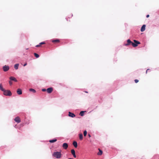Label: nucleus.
<instances>
[{
    "label": "nucleus",
    "instance_id": "f257e3e1",
    "mask_svg": "<svg viewBox=\"0 0 159 159\" xmlns=\"http://www.w3.org/2000/svg\"><path fill=\"white\" fill-rule=\"evenodd\" d=\"M127 42V43L124 44L125 46H128L132 45L134 47L137 46L138 44L140 43V42L136 40H134V43L132 42L129 39H128Z\"/></svg>",
    "mask_w": 159,
    "mask_h": 159
},
{
    "label": "nucleus",
    "instance_id": "f03ea898",
    "mask_svg": "<svg viewBox=\"0 0 159 159\" xmlns=\"http://www.w3.org/2000/svg\"><path fill=\"white\" fill-rule=\"evenodd\" d=\"M52 156L57 158H60L61 157L62 154L60 152H54L52 154Z\"/></svg>",
    "mask_w": 159,
    "mask_h": 159
},
{
    "label": "nucleus",
    "instance_id": "7ed1b4c3",
    "mask_svg": "<svg viewBox=\"0 0 159 159\" xmlns=\"http://www.w3.org/2000/svg\"><path fill=\"white\" fill-rule=\"evenodd\" d=\"M3 92L4 95L6 96H11L12 94L11 92L9 90H5Z\"/></svg>",
    "mask_w": 159,
    "mask_h": 159
},
{
    "label": "nucleus",
    "instance_id": "20e7f679",
    "mask_svg": "<svg viewBox=\"0 0 159 159\" xmlns=\"http://www.w3.org/2000/svg\"><path fill=\"white\" fill-rule=\"evenodd\" d=\"M14 120L16 122H17V123H19L21 121L20 119V118L18 116H17L16 117Z\"/></svg>",
    "mask_w": 159,
    "mask_h": 159
},
{
    "label": "nucleus",
    "instance_id": "39448f33",
    "mask_svg": "<svg viewBox=\"0 0 159 159\" xmlns=\"http://www.w3.org/2000/svg\"><path fill=\"white\" fill-rule=\"evenodd\" d=\"M9 67L8 66H6V65H5V66H4L3 67V70L4 71H8L9 70Z\"/></svg>",
    "mask_w": 159,
    "mask_h": 159
},
{
    "label": "nucleus",
    "instance_id": "423d86ee",
    "mask_svg": "<svg viewBox=\"0 0 159 159\" xmlns=\"http://www.w3.org/2000/svg\"><path fill=\"white\" fill-rule=\"evenodd\" d=\"M62 147L65 149H66L68 147V145L66 143H64L62 145Z\"/></svg>",
    "mask_w": 159,
    "mask_h": 159
},
{
    "label": "nucleus",
    "instance_id": "0eeeda50",
    "mask_svg": "<svg viewBox=\"0 0 159 159\" xmlns=\"http://www.w3.org/2000/svg\"><path fill=\"white\" fill-rule=\"evenodd\" d=\"M53 91V89L52 88L50 87L49 88L47 89V92L48 93H51Z\"/></svg>",
    "mask_w": 159,
    "mask_h": 159
},
{
    "label": "nucleus",
    "instance_id": "6e6552de",
    "mask_svg": "<svg viewBox=\"0 0 159 159\" xmlns=\"http://www.w3.org/2000/svg\"><path fill=\"white\" fill-rule=\"evenodd\" d=\"M71 153L73 155V157H74L76 158V156L75 154V151L74 149H73L71 150Z\"/></svg>",
    "mask_w": 159,
    "mask_h": 159
},
{
    "label": "nucleus",
    "instance_id": "1a4fd4ad",
    "mask_svg": "<svg viewBox=\"0 0 159 159\" xmlns=\"http://www.w3.org/2000/svg\"><path fill=\"white\" fill-rule=\"evenodd\" d=\"M69 116L72 117H74L75 116V115L74 113L70 112H69Z\"/></svg>",
    "mask_w": 159,
    "mask_h": 159
},
{
    "label": "nucleus",
    "instance_id": "9d476101",
    "mask_svg": "<svg viewBox=\"0 0 159 159\" xmlns=\"http://www.w3.org/2000/svg\"><path fill=\"white\" fill-rule=\"evenodd\" d=\"M146 25H143L141 29V32H143L145 30V29Z\"/></svg>",
    "mask_w": 159,
    "mask_h": 159
},
{
    "label": "nucleus",
    "instance_id": "9b49d317",
    "mask_svg": "<svg viewBox=\"0 0 159 159\" xmlns=\"http://www.w3.org/2000/svg\"><path fill=\"white\" fill-rule=\"evenodd\" d=\"M10 79L11 80H13L15 82H17V80L14 77L11 76L10 77Z\"/></svg>",
    "mask_w": 159,
    "mask_h": 159
},
{
    "label": "nucleus",
    "instance_id": "f8f14e48",
    "mask_svg": "<svg viewBox=\"0 0 159 159\" xmlns=\"http://www.w3.org/2000/svg\"><path fill=\"white\" fill-rule=\"evenodd\" d=\"M17 93L19 95H20L22 93V92L21 89H18L17 91Z\"/></svg>",
    "mask_w": 159,
    "mask_h": 159
},
{
    "label": "nucleus",
    "instance_id": "ddd939ff",
    "mask_svg": "<svg viewBox=\"0 0 159 159\" xmlns=\"http://www.w3.org/2000/svg\"><path fill=\"white\" fill-rule=\"evenodd\" d=\"M73 144L75 148L77 147V143L76 141H74L73 143Z\"/></svg>",
    "mask_w": 159,
    "mask_h": 159
},
{
    "label": "nucleus",
    "instance_id": "4468645a",
    "mask_svg": "<svg viewBox=\"0 0 159 159\" xmlns=\"http://www.w3.org/2000/svg\"><path fill=\"white\" fill-rule=\"evenodd\" d=\"M98 150H99V152L97 154L98 155H102V151L100 149H98Z\"/></svg>",
    "mask_w": 159,
    "mask_h": 159
},
{
    "label": "nucleus",
    "instance_id": "2eb2a0df",
    "mask_svg": "<svg viewBox=\"0 0 159 159\" xmlns=\"http://www.w3.org/2000/svg\"><path fill=\"white\" fill-rule=\"evenodd\" d=\"M19 66V64H16L14 66V67L15 69L16 70H17Z\"/></svg>",
    "mask_w": 159,
    "mask_h": 159
},
{
    "label": "nucleus",
    "instance_id": "dca6fc26",
    "mask_svg": "<svg viewBox=\"0 0 159 159\" xmlns=\"http://www.w3.org/2000/svg\"><path fill=\"white\" fill-rule=\"evenodd\" d=\"M79 135L80 139V140H82L83 138V136L82 134H79Z\"/></svg>",
    "mask_w": 159,
    "mask_h": 159
},
{
    "label": "nucleus",
    "instance_id": "f3484780",
    "mask_svg": "<svg viewBox=\"0 0 159 159\" xmlns=\"http://www.w3.org/2000/svg\"><path fill=\"white\" fill-rule=\"evenodd\" d=\"M57 141V139H53V140H49V142L50 143H54V142H55Z\"/></svg>",
    "mask_w": 159,
    "mask_h": 159
},
{
    "label": "nucleus",
    "instance_id": "a211bd4d",
    "mask_svg": "<svg viewBox=\"0 0 159 159\" xmlns=\"http://www.w3.org/2000/svg\"><path fill=\"white\" fill-rule=\"evenodd\" d=\"M0 89L2 91H3L5 89L3 88L2 84H0Z\"/></svg>",
    "mask_w": 159,
    "mask_h": 159
},
{
    "label": "nucleus",
    "instance_id": "6ab92c4d",
    "mask_svg": "<svg viewBox=\"0 0 159 159\" xmlns=\"http://www.w3.org/2000/svg\"><path fill=\"white\" fill-rule=\"evenodd\" d=\"M52 41L53 43H55L59 42H60V41L59 40L57 39L54 40H53Z\"/></svg>",
    "mask_w": 159,
    "mask_h": 159
},
{
    "label": "nucleus",
    "instance_id": "aec40b11",
    "mask_svg": "<svg viewBox=\"0 0 159 159\" xmlns=\"http://www.w3.org/2000/svg\"><path fill=\"white\" fill-rule=\"evenodd\" d=\"M30 91H32L33 93H34L36 92V91L34 89H29Z\"/></svg>",
    "mask_w": 159,
    "mask_h": 159
},
{
    "label": "nucleus",
    "instance_id": "412c9836",
    "mask_svg": "<svg viewBox=\"0 0 159 159\" xmlns=\"http://www.w3.org/2000/svg\"><path fill=\"white\" fill-rule=\"evenodd\" d=\"M34 55L36 58H38L39 57V55L36 53H34Z\"/></svg>",
    "mask_w": 159,
    "mask_h": 159
},
{
    "label": "nucleus",
    "instance_id": "4be33fe9",
    "mask_svg": "<svg viewBox=\"0 0 159 159\" xmlns=\"http://www.w3.org/2000/svg\"><path fill=\"white\" fill-rule=\"evenodd\" d=\"M84 111H81L80 113V115L81 116H83L84 115Z\"/></svg>",
    "mask_w": 159,
    "mask_h": 159
},
{
    "label": "nucleus",
    "instance_id": "5701e85b",
    "mask_svg": "<svg viewBox=\"0 0 159 159\" xmlns=\"http://www.w3.org/2000/svg\"><path fill=\"white\" fill-rule=\"evenodd\" d=\"M87 134V132L86 130H85L84 132V136H86Z\"/></svg>",
    "mask_w": 159,
    "mask_h": 159
},
{
    "label": "nucleus",
    "instance_id": "b1692460",
    "mask_svg": "<svg viewBox=\"0 0 159 159\" xmlns=\"http://www.w3.org/2000/svg\"><path fill=\"white\" fill-rule=\"evenodd\" d=\"M45 44V43L44 42H41L39 43V44L41 45H42V44Z\"/></svg>",
    "mask_w": 159,
    "mask_h": 159
},
{
    "label": "nucleus",
    "instance_id": "393cba45",
    "mask_svg": "<svg viewBox=\"0 0 159 159\" xmlns=\"http://www.w3.org/2000/svg\"><path fill=\"white\" fill-rule=\"evenodd\" d=\"M134 82L135 83H137L138 82L139 80L137 79H135L134 80Z\"/></svg>",
    "mask_w": 159,
    "mask_h": 159
},
{
    "label": "nucleus",
    "instance_id": "a878e982",
    "mask_svg": "<svg viewBox=\"0 0 159 159\" xmlns=\"http://www.w3.org/2000/svg\"><path fill=\"white\" fill-rule=\"evenodd\" d=\"M150 70V69H147V70L146 71V74H147L148 72V71Z\"/></svg>",
    "mask_w": 159,
    "mask_h": 159
},
{
    "label": "nucleus",
    "instance_id": "bb28decb",
    "mask_svg": "<svg viewBox=\"0 0 159 159\" xmlns=\"http://www.w3.org/2000/svg\"><path fill=\"white\" fill-rule=\"evenodd\" d=\"M9 83L10 85H11L12 84V82L11 81H9Z\"/></svg>",
    "mask_w": 159,
    "mask_h": 159
},
{
    "label": "nucleus",
    "instance_id": "cd10ccee",
    "mask_svg": "<svg viewBox=\"0 0 159 159\" xmlns=\"http://www.w3.org/2000/svg\"><path fill=\"white\" fill-rule=\"evenodd\" d=\"M41 46V45H40L39 44V45H36V47H38Z\"/></svg>",
    "mask_w": 159,
    "mask_h": 159
},
{
    "label": "nucleus",
    "instance_id": "c85d7f7f",
    "mask_svg": "<svg viewBox=\"0 0 159 159\" xmlns=\"http://www.w3.org/2000/svg\"><path fill=\"white\" fill-rule=\"evenodd\" d=\"M46 90H47L45 89H42V91L43 92H45L46 91Z\"/></svg>",
    "mask_w": 159,
    "mask_h": 159
},
{
    "label": "nucleus",
    "instance_id": "c756f323",
    "mask_svg": "<svg viewBox=\"0 0 159 159\" xmlns=\"http://www.w3.org/2000/svg\"><path fill=\"white\" fill-rule=\"evenodd\" d=\"M149 15H147V16H146V17L147 18H148L149 17Z\"/></svg>",
    "mask_w": 159,
    "mask_h": 159
},
{
    "label": "nucleus",
    "instance_id": "7c9ffc66",
    "mask_svg": "<svg viewBox=\"0 0 159 159\" xmlns=\"http://www.w3.org/2000/svg\"><path fill=\"white\" fill-rule=\"evenodd\" d=\"M27 65V63H25V64H24L23 65L24 66H26Z\"/></svg>",
    "mask_w": 159,
    "mask_h": 159
},
{
    "label": "nucleus",
    "instance_id": "2f4dec72",
    "mask_svg": "<svg viewBox=\"0 0 159 159\" xmlns=\"http://www.w3.org/2000/svg\"><path fill=\"white\" fill-rule=\"evenodd\" d=\"M88 136H89V137H91V135H90V134H88Z\"/></svg>",
    "mask_w": 159,
    "mask_h": 159
},
{
    "label": "nucleus",
    "instance_id": "473e14b6",
    "mask_svg": "<svg viewBox=\"0 0 159 159\" xmlns=\"http://www.w3.org/2000/svg\"><path fill=\"white\" fill-rule=\"evenodd\" d=\"M70 16H71V17L72 16H73L72 14H70Z\"/></svg>",
    "mask_w": 159,
    "mask_h": 159
},
{
    "label": "nucleus",
    "instance_id": "72a5a7b5",
    "mask_svg": "<svg viewBox=\"0 0 159 159\" xmlns=\"http://www.w3.org/2000/svg\"><path fill=\"white\" fill-rule=\"evenodd\" d=\"M68 159H73L71 158H69Z\"/></svg>",
    "mask_w": 159,
    "mask_h": 159
},
{
    "label": "nucleus",
    "instance_id": "f704fd0d",
    "mask_svg": "<svg viewBox=\"0 0 159 159\" xmlns=\"http://www.w3.org/2000/svg\"><path fill=\"white\" fill-rule=\"evenodd\" d=\"M85 93H88V92H87V91H85Z\"/></svg>",
    "mask_w": 159,
    "mask_h": 159
}]
</instances>
